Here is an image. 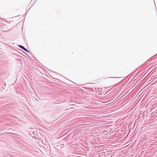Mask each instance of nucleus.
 Here are the masks:
<instances>
[{
    "label": "nucleus",
    "mask_w": 157,
    "mask_h": 157,
    "mask_svg": "<svg viewBox=\"0 0 157 157\" xmlns=\"http://www.w3.org/2000/svg\"><path fill=\"white\" fill-rule=\"evenodd\" d=\"M24 50V51H25L27 52H29V50Z\"/></svg>",
    "instance_id": "f03ea898"
},
{
    "label": "nucleus",
    "mask_w": 157,
    "mask_h": 157,
    "mask_svg": "<svg viewBox=\"0 0 157 157\" xmlns=\"http://www.w3.org/2000/svg\"><path fill=\"white\" fill-rule=\"evenodd\" d=\"M17 46H19L20 48H21L22 49H26L25 48L24 46H23L19 45H16Z\"/></svg>",
    "instance_id": "f257e3e1"
}]
</instances>
